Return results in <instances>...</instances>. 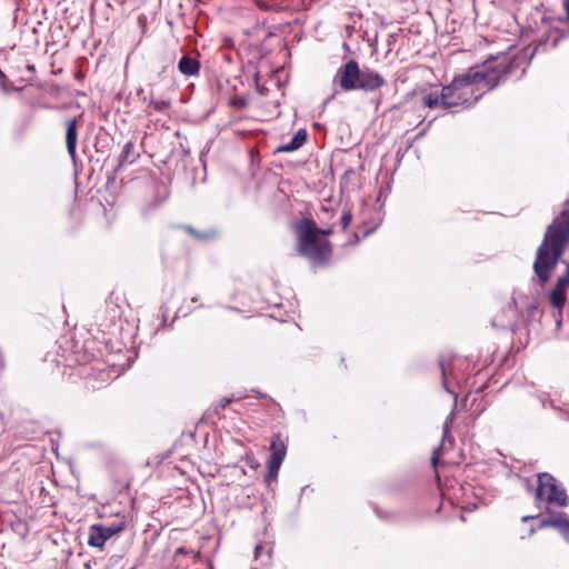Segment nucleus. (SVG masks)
<instances>
[{
    "label": "nucleus",
    "instance_id": "obj_1",
    "mask_svg": "<svg viewBox=\"0 0 569 569\" xmlns=\"http://www.w3.org/2000/svg\"><path fill=\"white\" fill-rule=\"evenodd\" d=\"M509 72L505 62L487 63L482 70H470L456 77L452 82L442 88V108L472 104L486 91L492 90Z\"/></svg>",
    "mask_w": 569,
    "mask_h": 569
},
{
    "label": "nucleus",
    "instance_id": "obj_2",
    "mask_svg": "<svg viewBox=\"0 0 569 569\" xmlns=\"http://www.w3.org/2000/svg\"><path fill=\"white\" fill-rule=\"evenodd\" d=\"M568 243L569 202L566 203L562 212L548 227L543 241L538 248L533 269L541 283L549 280L551 271L560 260Z\"/></svg>",
    "mask_w": 569,
    "mask_h": 569
},
{
    "label": "nucleus",
    "instance_id": "obj_3",
    "mask_svg": "<svg viewBox=\"0 0 569 569\" xmlns=\"http://www.w3.org/2000/svg\"><path fill=\"white\" fill-rule=\"evenodd\" d=\"M332 84L335 87L332 93L325 100V104L333 100L341 91L362 90L372 92L386 84L383 77L377 71L365 68L360 69L356 60H350L342 64L336 72Z\"/></svg>",
    "mask_w": 569,
    "mask_h": 569
},
{
    "label": "nucleus",
    "instance_id": "obj_4",
    "mask_svg": "<svg viewBox=\"0 0 569 569\" xmlns=\"http://www.w3.org/2000/svg\"><path fill=\"white\" fill-rule=\"evenodd\" d=\"M320 228L309 219L297 226L298 252L309 260L313 268L328 264L332 257V246L326 239L319 237Z\"/></svg>",
    "mask_w": 569,
    "mask_h": 569
},
{
    "label": "nucleus",
    "instance_id": "obj_5",
    "mask_svg": "<svg viewBox=\"0 0 569 569\" xmlns=\"http://www.w3.org/2000/svg\"><path fill=\"white\" fill-rule=\"evenodd\" d=\"M567 493L560 488L556 479L548 475L542 473L538 477V488L536 491V500L538 502H546L550 506L563 507L567 505Z\"/></svg>",
    "mask_w": 569,
    "mask_h": 569
},
{
    "label": "nucleus",
    "instance_id": "obj_6",
    "mask_svg": "<svg viewBox=\"0 0 569 569\" xmlns=\"http://www.w3.org/2000/svg\"><path fill=\"white\" fill-rule=\"evenodd\" d=\"M270 451L271 455L268 462L267 481H271L277 478L281 463L287 455V446L279 435L272 438Z\"/></svg>",
    "mask_w": 569,
    "mask_h": 569
},
{
    "label": "nucleus",
    "instance_id": "obj_7",
    "mask_svg": "<svg viewBox=\"0 0 569 569\" xmlns=\"http://www.w3.org/2000/svg\"><path fill=\"white\" fill-rule=\"evenodd\" d=\"M124 529V522L112 523L110 526L93 525L90 527L88 545L101 548L108 539Z\"/></svg>",
    "mask_w": 569,
    "mask_h": 569
},
{
    "label": "nucleus",
    "instance_id": "obj_8",
    "mask_svg": "<svg viewBox=\"0 0 569 569\" xmlns=\"http://www.w3.org/2000/svg\"><path fill=\"white\" fill-rule=\"evenodd\" d=\"M78 126L77 119H69L66 122V146L69 156L74 160L77 157Z\"/></svg>",
    "mask_w": 569,
    "mask_h": 569
},
{
    "label": "nucleus",
    "instance_id": "obj_9",
    "mask_svg": "<svg viewBox=\"0 0 569 569\" xmlns=\"http://www.w3.org/2000/svg\"><path fill=\"white\" fill-rule=\"evenodd\" d=\"M540 527L541 528H543V527L556 528L560 532L563 540L567 543H569V519H567L562 516L546 518L540 521Z\"/></svg>",
    "mask_w": 569,
    "mask_h": 569
},
{
    "label": "nucleus",
    "instance_id": "obj_10",
    "mask_svg": "<svg viewBox=\"0 0 569 569\" xmlns=\"http://www.w3.org/2000/svg\"><path fill=\"white\" fill-rule=\"evenodd\" d=\"M178 69L182 74L191 77L199 73L200 63L196 58L183 56L178 63Z\"/></svg>",
    "mask_w": 569,
    "mask_h": 569
},
{
    "label": "nucleus",
    "instance_id": "obj_11",
    "mask_svg": "<svg viewBox=\"0 0 569 569\" xmlns=\"http://www.w3.org/2000/svg\"><path fill=\"white\" fill-rule=\"evenodd\" d=\"M307 140V132L306 130L303 129H300L299 131H297L295 133V136L291 138V140L286 143V144H282L278 148V151H281V152H291V151H295L297 149H299Z\"/></svg>",
    "mask_w": 569,
    "mask_h": 569
},
{
    "label": "nucleus",
    "instance_id": "obj_12",
    "mask_svg": "<svg viewBox=\"0 0 569 569\" xmlns=\"http://www.w3.org/2000/svg\"><path fill=\"white\" fill-rule=\"evenodd\" d=\"M566 287H555L549 295V302L552 307L561 309L567 300Z\"/></svg>",
    "mask_w": 569,
    "mask_h": 569
},
{
    "label": "nucleus",
    "instance_id": "obj_13",
    "mask_svg": "<svg viewBox=\"0 0 569 569\" xmlns=\"http://www.w3.org/2000/svg\"><path fill=\"white\" fill-rule=\"evenodd\" d=\"M422 104L427 108H442V91L440 93H428L422 97Z\"/></svg>",
    "mask_w": 569,
    "mask_h": 569
},
{
    "label": "nucleus",
    "instance_id": "obj_14",
    "mask_svg": "<svg viewBox=\"0 0 569 569\" xmlns=\"http://www.w3.org/2000/svg\"><path fill=\"white\" fill-rule=\"evenodd\" d=\"M183 229L189 233L191 234L192 237L197 238V239H210V238H213L216 237L217 232L211 230V231H207V232H199L197 231L193 227L191 226H184Z\"/></svg>",
    "mask_w": 569,
    "mask_h": 569
},
{
    "label": "nucleus",
    "instance_id": "obj_15",
    "mask_svg": "<svg viewBox=\"0 0 569 569\" xmlns=\"http://www.w3.org/2000/svg\"><path fill=\"white\" fill-rule=\"evenodd\" d=\"M149 106L152 107L156 111H164L170 107V101L151 99Z\"/></svg>",
    "mask_w": 569,
    "mask_h": 569
},
{
    "label": "nucleus",
    "instance_id": "obj_16",
    "mask_svg": "<svg viewBox=\"0 0 569 569\" xmlns=\"http://www.w3.org/2000/svg\"><path fill=\"white\" fill-rule=\"evenodd\" d=\"M555 284H569V263L566 262L565 273L557 279Z\"/></svg>",
    "mask_w": 569,
    "mask_h": 569
},
{
    "label": "nucleus",
    "instance_id": "obj_17",
    "mask_svg": "<svg viewBox=\"0 0 569 569\" xmlns=\"http://www.w3.org/2000/svg\"><path fill=\"white\" fill-rule=\"evenodd\" d=\"M352 219V214L350 211H345L341 217V224L343 229H347V227L350 224Z\"/></svg>",
    "mask_w": 569,
    "mask_h": 569
},
{
    "label": "nucleus",
    "instance_id": "obj_18",
    "mask_svg": "<svg viewBox=\"0 0 569 569\" xmlns=\"http://www.w3.org/2000/svg\"><path fill=\"white\" fill-rule=\"evenodd\" d=\"M233 401V398H229V397H226L223 399H221L218 403V406L223 409L226 408L228 405H230L231 402Z\"/></svg>",
    "mask_w": 569,
    "mask_h": 569
},
{
    "label": "nucleus",
    "instance_id": "obj_19",
    "mask_svg": "<svg viewBox=\"0 0 569 569\" xmlns=\"http://www.w3.org/2000/svg\"><path fill=\"white\" fill-rule=\"evenodd\" d=\"M320 231L321 232L319 233V237L325 238L326 236L331 234L332 229L331 228H329V229H320Z\"/></svg>",
    "mask_w": 569,
    "mask_h": 569
},
{
    "label": "nucleus",
    "instance_id": "obj_20",
    "mask_svg": "<svg viewBox=\"0 0 569 569\" xmlns=\"http://www.w3.org/2000/svg\"><path fill=\"white\" fill-rule=\"evenodd\" d=\"M563 7H565L567 20L569 21V0H563Z\"/></svg>",
    "mask_w": 569,
    "mask_h": 569
},
{
    "label": "nucleus",
    "instance_id": "obj_21",
    "mask_svg": "<svg viewBox=\"0 0 569 569\" xmlns=\"http://www.w3.org/2000/svg\"><path fill=\"white\" fill-rule=\"evenodd\" d=\"M262 549V546L258 545L254 549V557L258 558L260 555V550Z\"/></svg>",
    "mask_w": 569,
    "mask_h": 569
},
{
    "label": "nucleus",
    "instance_id": "obj_22",
    "mask_svg": "<svg viewBox=\"0 0 569 569\" xmlns=\"http://www.w3.org/2000/svg\"><path fill=\"white\" fill-rule=\"evenodd\" d=\"M6 76L3 74V72L0 70V78H4Z\"/></svg>",
    "mask_w": 569,
    "mask_h": 569
},
{
    "label": "nucleus",
    "instance_id": "obj_23",
    "mask_svg": "<svg viewBox=\"0 0 569 569\" xmlns=\"http://www.w3.org/2000/svg\"><path fill=\"white\" fill-rule=\"evenodd\" d=\"M432 460H433V463L437 465V458L435 456H433Z\"/></svg>",
    "mask_w": 569,
    "mask_h": 569
},
{
    "label": "nucleus",
    "instance_id": "obj_24",
    "mask_svg": "<svg viewBox=\"0 0 569 569\" xmlns=\"http://www.w3.org/2000/svg\"><path fill=\"white\" fill-rule=\"evenodd\" d=\"M530 517H523L522 521H527Z\"/></svg>",
    "mask_w": 569,
    "mask_h": 569
},
{
    "label": "nucleus",
    "instance_id": "obj_25",
    "mask_svg": "<svg viewBox=\"0 0 569 569\" xmlns=\"http://www.w3.org/2000/svg\"><path fill=\"white\" fill-rule=\"evenodd\" d=\"M29 70H34L33 66L28 67Z\"/></svg>",
    "mask_w": 569,
    "mask_h": 569
}]
</instances>
